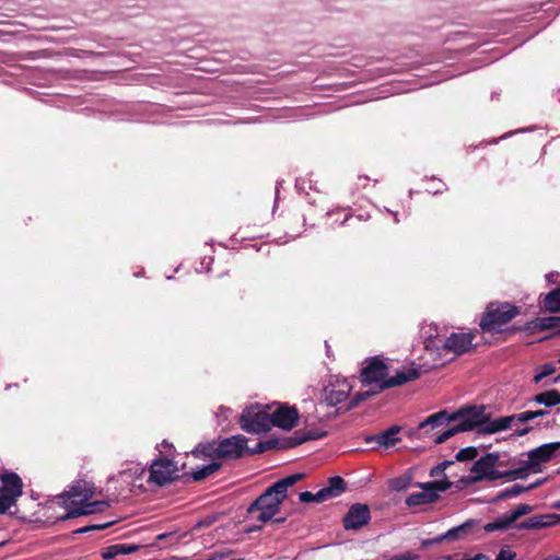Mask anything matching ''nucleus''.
Segmentation results:
<instances>
[{"mask_svg":"<svg viewBox=\"0 0 560 560\" xmlns=\"http://www.w3.org/2000/svg\"><path fill=\"white\" fill-rule=\"evenodd\" d=\"M559 378H560L559 376H558V377H555V378L552 380V384L557 383V382L559 381Z\"/></svg>","mask_w":560,"mask_h":560,"instance_id":"50","label":"nucleus"},{"mask_svg":"<svg viewBox=\"0 0 560 560\" xmlns=\"http://www.w3.org/2000/svg\"><path fill=\"white\" fill-rule=\"evenodd\" d=\"M285 521V517H280V518H276L275 522L277 523H281V522H284Z\"/></svg>","mask_w":560,"mask_h":560,"instance_id":"48","label":"nucleus"},{"mask_svg":"<svg viewBox=\"0 0 560 560\" xmlns=\"http://www.w3.org/2000/svg\"><path fill=\"white\" fill-rule=\"evenodd\" d=\"M271 420L272 427L291 430L299 422V412L295 407L282 405L271 412Z\"/></svg>","mask_w":560,"mask_h":560,"instance_id":"14","label":"nucleus"},{"mask_svg":"<svg viewBox=\"0 0 560 560\" xmlns=\"http://www.w3.org/2000/svg\"><path fill=\"white\" fill-rule=\"evenodd\" d=\"M22 480L15 472H7L1 476L0 514H4L15 504L22 494Z\"/></svg>","mask_w":560,"mask_h":560,"instance_id":"10","label":"nucleus"},{"mask_svg":"<svg viewBox=\"0 0 560 560\" xmlns=\"http://www.w3.org/2000/svg\"><path fill=\"white\" fill-rule=\"evenodd\" d=\"M402 487H405V485L396 486V489H397V490H400Z\"/></svg>","mask_w":560,"mask_h":560,"instance_id":"52","label":"nucleus"},{"mask_svg":"<svg viewBox=\"0 0 560 560\" xmlns=\"http://www.w3.org/2000/svg\"><path fill=\"white\" fill-rule=\"evenodd\" d=\"M420 376V373L415 368H404L401 371H397L396 374L392 377H387V381L383 383V385L378 386V390H384L386 388L400 386L410 381H413Z\"/></svg>","mask_w":560,"mask_h":560,"instance_id":"21","label":"nucleus"},{"mask_svg":"<svg viewBox=\"0 0 560 560\" xmlns=\"http://www.w3.org/2000/svg\"><path fill=\"white\" fill-rule=\"evenodd\" d=\"M325 347H326V353L328 357H330V346L328 345L327 341H325Z\"/></svg>","mask_w":560,"mask_h":560,"instance_id":"45","label":"nucleus"},{"mask_svg":"<svg viewBox=\"0 0 560 560\" xmlns=\"http://www.w3.org/2000/svg\"><path fill=\"white\" fill-rule=\"evenodd\" d=\"M275 440L258 442L255 447H247V438L242 434L232 435L219 442V458L236 459L245 454H259L273 448Z\"/></svg>","mask_w":560,"mask_h":560,"instance_id":"5","label":"nucleus"},{"mask_svg":"<svg viewBox=\"0 0 560 560\" xmlns=\"http://www.w3.org/2000/svg\"><path fill=\"white\" fill-rule=\"evenodd\" d=\"M106 527H107V524H104V525H94V526H86V527L79 528V529L77 530V533L82 534V533H86V532H89V530H91V529H104V528H106Z\"/></svg>","mask_w":560,"mask_h":560,"instance_id":"42","label":"nucleus"},{"mask_svg":"<svg viewBox=\"0 0 560 560\" xmlns=\"http://www.w3.org/2000/svg\"><path fill=\"white\" fill-rule=\"evenodd\" d=\"M381 390H377V388L375 387V389H371V390H365V392H361V393H358L355 395V397L353 398V400L351 401V407H354L355 405H358L360 401L366 399L368 397H370L371 395H374V394H377L380 393Z\"/></svg>","mask_w":560,"mask_h":560,"instance_id":"38","label":"nucleus"},{"mask_svg":"<svg viewBox=\"0 0 560 560\" xmlns=\"http://www.w3.org/2000/svg\"><path fill=\"white\" fill-rule=\"evenodd\" d=\"M326 435V431L322 429H302L294 433L295 444H302L307 441L318 440Z\"/></svg>","mask_w":560,"mask_h":560,"instance_id":"27","label":"nucleus"},{"mask_svg":"<svg viewBox=\"0 0 560 560\" xmlns=\"http://www.w3.org/2000/svg\"><path fill=\"white\" fill-rule=\"evenodd\" d=\"M560 451V442L542 444L526 453V458L520 460V466L514 468L516 478L524 479L529 474L542 471L541 465L551 460Z\"/></svg>","mask_w":560,"mask_h":560,"instance_id":"6","label":"nucleus"},{"mask_svg":"<svg viewBox=\"0 0 560 560\" xmlns=\"http://www.w3.org/2000/svg\"><path fill=\"white\" fill-rule=\"evenodd\" d=\"M478 456V450L474 446L462 448L457 452L455 458L458 462H466Z\"/></svg>","mask_w":560,"mask_h":560,"instance_id":"33","label":"nucleus"},{"mask_svg":"<svg viewBox=\"0 0 560 560\" xmlns=\"http://www.w3.org/2000/svg\"><path fill=\"white\" fill-rule=\"evenodd\" d=\"M503 462L498 453H488L477 459L470 468L469 482L477 483L481 481H495L508 478L515 479L514 469L503 470Z\"/></svg>","mask_w":560,"mask_h":560,"instance_id":"3","label":"nucleus"},{"mask_svg":"<svg viewBox=\"0 0 560 560\" xmlns=\"http://www.w3.org/2000/svg\"><path fill=\"white\" fill-rule=\"evenodd\" d=\"M515 521L512 520L511 513H505L498 518H495L493 522H489L485 525V530L488 533L494 532V530H502L509 528Z\"/></svg>","mask_w":560,"mask_h":560,"instance_id":"29","label":"nucleus"},{"mask_svg":"<svg viewBox=\"0 0 560 560\" xmlns=\"http://www.w3.org/2000/svg\"><path fill=\"white\" fill-rule=\"evenodd\" d=\"M350 219V215H346L345 220L341 222V224H345Z\"/></svg>","mask_w":560,"mask_h":560,"instance_id":"49","label":"nucleus"},{"mask_svg":"<svg viewBox=\"0 0 560 560\" xmlns=\"http://www.w3.org/2000/svg\"><path fill=\"white\" fill-rule=\"evenodd\" d=\"M221 467L220 463L212 462L208 465H205L200 468H197L191 471V477L195 481H200L206 479L207 477L211 476L213 472L219 470Z\"/></svg>","mask_w":560,"mask_h":560,"instance_id":"31","label":"nucleus"},{"mask_svg":"<svg viewBox=\"0 0 560 560\" xmlns=\"http://www.w3.org/2000/svg\"><path fill=\"white\" fill-rule=\"evenodd\" d=\"M345 489V480L339 476H335L329 479V485L327 487H324L316 493H312L310 491L301 492L299 499L303 503L324 502L340 495Z\"/></svg>","mask_w":560,"mask_h":560,"instance_id":"11","label":"nucleus"},{"mask_svg":"<svg viewBox=\"0 0 560 560\" xmlns=\"http://www.w3.org/2000/svg\"><path fill=\"white\" fill-rule=\"evenodd\" d=\"M555 372H556V368L552 364H550V363L544 364L540 368V371L534 376V382L539 383L545 377L553 374Z\"/></svg>","mask_w":560,"mask_h":560,"instance_id":"35","label":"nucleus"},{"mask_svg":"<svg viewBox=\"0 0 560 560\" xmlns=\"http://www.w3.org/2000/svg\"><path fill=\"white\" fill-rule=\"evenodd\" d=\"M120 474L128 475L133 481H136L145 474V469L140 464H131L130 468L121 470Z\"/></svg>","mask_w":560,"mask_h":560,"instance_id":"34","label":"nucleus"},{"mask_svg":"<svg viewBox=\"0 0 560 560\" xmlns=\"http://www.w3.org/2000/svg\"><path fill=\"white\" fill-rule=\"evenodd\" d=\"M552 508H555V509H560V501H556V502L552 504Z\"/></svg>","mask_w":560,"mask_h":560,"instance_id":"46","label":"nucleus"},{"mask_svg":"<svg viewBox=\"0 0 560 560\" xmlns=\"http://www.w3.org/2000/svg\"><path fill=\"white\" fill-rule=\"evenodd\" d=\"M471 526V523L470 522H466L457 527H453L451 529H448L446 533L433 538V539H428V540H424L423 541V546H429V545H433V544H439L443 540H452V539H455L459 536L460 533H466Z\"/></svg>","mask_w":560,"mask_h":560,"instance_id":"24","label":"nucleus"},{"mask_svg":"<svg viewBox=\"0 0 560 560\" xmlns=\"http://www.w3.org/2000/svg\"><path fill=\"white\" fill-rule=\"evenodd\" d=\"M560 522V515L557 514H542L532 516L518 524L517 529H541L553 526Z\"/></svg>","mask_w":560,"mask_h":560,"instance_id":"20","label":"nucleus"},{"mask_svg":"<svg viewBox=\"0 0 560 560\" xmlns=\"http://www.w3.org/2000/svg\"><path fill=\"white\" fill-rule=\"evenodd\" d=\"M108 506V503L105 501H94V502H83L80 506H74L73 502H69L67 504V515L61 517V520H67L70 517H78L81 515H89L104 511Z\"/></svg>","mask_w":560,"mask_h":560,"instance_id":"18","label":"nucleus"},{"mask_svg":"<svg viewBox=\"0 0 560 560\" xmlns=\"http://www.w3.org/2000/svg\"><path fill=\"white\" fill-rule=\"evenodd\" d=\"M452 485L453 482L448 479L419 482L417 486L421 488V491L410 493L405 503L409 508L433 503L440 499V493L448 490Z\"/></svg>","mask_w":560,"mask_h":560,"instance_id":"8","label":"nucleus"},{"mask_svg":"<svg viewBox=\"0 0 560 560\" xmlns=\"http://www.w3.org/2000/svg\"><path fill=\"white\" fill-rule=\"evenodd\" d=\"M535 487H536V485H529L528 487H524L522 485L514 483L513 486L499 492L495 500H504V499H509V498H515L528 490L534 489Z\"/></svg>","mask_w":560,"mask_h":560,"instance_id":"30","label":"nucleus"},{"mask_svg":"<svg viewBox=\"0 0 560 560\" xmlns=\"http://www.w3.org/2000/svg\"><path fill=\"white\" fill-rule=\"evenodd\" d=\"M515 557H516V553H515V552H513L511 549H509V548H502V549L499 551V553H498V556H497L495 560H514V559H515Z\"/></svg>","mask_w":560,"mask_h":560,"instance_id":"40","label":"nucleus"},{"mask_svg":"<svg viewBox=\"0 0 560 560\" xmlns=\"http://www.w3.org/2000/svg\"><path fill=\"white\" fill-rule=\"evenodd\" d=\"M350 390L351 386L346 381L334 384L325 389V402L335 407L348 399Z\"/></svg>","mask_w":560,"mask_h":560,"instance_id":"19","label":"nucleus"},{"mask_svg":"<svg viewBox=\"0 0 560 560\" xmlns=\"http://www.w3.org/2000/svg\"><path fill=\"white\" fill-rule=\"evenodd\" d=\"M532 429H533L532 427H524L521 429H516L515 434L517 436H524V435L528 434L532 431Z\"/></svg>","mask_w":560,"mask_h":560,"instance_id":"43","label":"nucleus"},{"mask_svg":"<svg viewBox=\"0 0 560 560\" xmlns=\"http://www.w3.org/2000/svg\"><path fill=\"white\" fill-rule=\"evenodd\" d=\"M425 334V349L427 350H442L446 353H452L455 357L469 351L472 347L475 339L474 332H453L445 339H442L439 334L424 331Z\"/></svg>","mask_w":560,"mask_h":560,"instance_id":"4","label":"nucleus"},{"mask_svg":"<svg viewBox=\"0 0 560 560\" xmlns=\"http://www.w3.org/2000/svg\"><path fill=\"white\" fill-rule=\"evenodd\" d=\"M532 401L544 405L546 407H553L560 404V392L557 389H550L540 394L535 395Z\"/></svg>","mask_w":560,"mask_h":560,"instance_id":"26","label":"nucleus"},{"mask_svg":"<svg viewBox=\"0 0 560 560\" xmlns=\"http://www.w3.org/2000/svg\"><path fill=\"white\" fill-rule=\"evenodd\" d=\"M394 220H395L396 222H398L397 214H395V215H394Z\"/></svg>","mask_w":560,"mask_h":560,"instance_id":"53","label":"nucleus"},{"mask_svg":"<svg viewBox=\"0 0 560 560\" xmlns=\"http://www.w3.org/2000/svg\"><path fill=\"white\" fill-rule=\"evenodd\" d=\"M400 428L397 425H393L387 430L382 431L378 434L370 435L365 438L366 444H374L372 448H388L394 446L396 443L400 441V438L397 436Z\"/></svg>","mask_w":560,"mask_h":560,"instance_id":"17","label":"nucleus"},{"mask_svg":"<svg viewBox=\"0 0 560 560\" xmlns=\"http://www.w3.org/2000/svg\"><path fill=\"white\" fill-rule=\"evenodd\" d=\"M93 492L88 488L84 481H77L69 491L61 495L62 506L67 510V504L73 502L74 506H80L92 497Z\"/></svg>","mask_w":560,"mask_h":560,"instance_id":"16","label":"nucleus"},{"mask_svg":"<svg viewBox=\"0 0 560 560\" xmlns=\"http://www.w3.org/2000/svg\"><path fill=\"white\" fill-rule=\"evenodd\" d=\"M544 306L552 313L560 312V289H555L545 296Z\"/></svg>","mask_w":560,"mask_h":560,"instance_id":"32","label":"nucleus"},{"mask_svg":"<svg viewBox=\"0 0 560 560\" xmlns=\"http://www.w3.org/2000/svg\"><path fill=\"white\" fill-rule=\"evenodd\" d=\"M429 330H436V327L433 324L428 325Z\"/></svg>","mask_w":560,"mask_h":560,"instance_id":"47","label":"nucleus"},{"mask_svg":"<svg viewBox=\"0 0 560 560\" xmlns=\"http://www.w3.org/2000/svg\"><path fill=\"white\" fill-rule=\"evenodd\" d=\"M513 416L515 418V422H520V423H525V422H528V421L535 419L533 410H527V411L520 412V413H516Z\"/></svg>","mask_w":560,"mask_h":560,"instance_id":"39","label":"nucleus"},{"mask_svg":"<svg viewBox=\"0 0 560 560\" xmlns=\"http://www.w3.org/2000/svg\"><path fill=\"white\" fill-rule=\"evenodd\" d=\"M481 417L482 410L477 407L463 408L453 413L442 410L420 422L416 434L420 439H432L438 445L459 432L470 431L481 424Z\"/></svg>","mask_w":560,"mask_h":560,"instance_id":"1","label":"nucleus"},{"mask_svg":"<svg viewBox=\"0 0 560 560\" xmlns=\"http://www.w3.org/2000/svg\"><path fill=\"white\" fill-rule=\"evenodd\" d=\"M514 422L515 418L513 415L499 417L489 421L483 428V431L487 433H497L510 429Z\"/></svg>","mask_w":560,"mask_h":560,"instance_id":"25","label":"nucleus"},{"mask_svg":"<svg viewBox=\"0 0 560 560\" xmlns=\"http://www.w3.org/2000/svg\"><path fill=\"white\" fill-rule=\"evenodd\" d=\"M553 328H560V317L558 316L537 317L525 326V329L530 332L544 331Z\"/></svg>","mask_w":560,"mask_h":560,"instance_id":"22","label":"nucleus"},{"mask_svg":"<svg viewBox=\"0 0 560 560\" xmlns=\"http://www.w3.org/2000/svg\"><path fill=\"white\" fill-rule=\"evenodd\" d=\"M387 373L388 368L385 362L378 357H374L362 369L361 378L363 383L374 384L378 389V386L387 381Z\"/></svg>","mask_w":560,"mask_h":560,"instance_id":"13","label":"nucleus"},{"mask_svg":"<svg viewBox=\"0 0 560 560\" xmlns=\"http://www.w3.org/2000/svg\"><path fill=\"white\" fill-rule=\"evenodd\" d=\"M241 428L248 433H262L272 428L271 413L259 407H248L240 418Z\"/></svg>","mask_w":560,"mask_h":560,"instance_id":"9","label":"nucleus"},{"mask_svg":"<svg viewBox=\"0 0 560 560\" xmlns=\"http://www.w3.org/2000/svg\"><path fill=\"white\" fill-rule=\"evenodd\" d=\"M542 482H544L542 480H538V481H537V482H535L534 485H536V487H537L538 485H541Z\"/></svg>","mask_w":560,"mask_h":560,"instance_id":"51","label":"nucleus"},{"mask_svg":"<svg viewBox=\"0 0 560 560\" xmlns=\"http://www.w3.org/2000/svg\"><path fill=\"white\" fill-rule=\"evenodd\" d=\"M302 474L290 475L271 485L260 494L247 509L248 515L259 522L258 526H254L248 532L258 530L264 524L273 520L281 510V504L287 499L288 489L295 485Z\"/></svg>","mask_w":560,"mask_h":560,"instance_id":"2","label":"nucleus"},{"mask_svg":"<svg viewBox=\"0 0 560 560\" xmlns=\"http://www.w3.org/2000/svg\"><path fill=\"white\" fill-rule=\"evenodd\" d=\"M219 443L208 442L198 444L191 453L196 457H219Z\"/></svg>","mask_w":560,"mask_h":560,"instance_id":"28","label":"nucleus"},{"mask_svg":"<svg viewBox=\"0 0 560 560\" xmlns=\"http://www.w3.org/2000/svg\"><path fill=\"white\" fill-rule=\"evenodd\" d=\"M520 314V308L509 302H491L480 319V328L487 332H500L502 327Z\"/></svg>","mask_w":560,"mask_h":560,"instance_id":"7","label":"nucleus"},{"mask_svg":"<svg viewBox=\"0 0 560 560\" xmlns=\"http://www.w3.org/2000/svg\"><path fill=\"white\" fill-rule=\"evenodd\" d=\"M230 412H231L230 408L221 406L215 413V417L218 418V422L221 423L223 421H226Z\"/></svg>","mask_w":560,"mask_h":560,"instance_id":"41","label":"nucleus"},{"mask_svg":"<svg viewBox=\"0 0 560 560\" xmlns=\"http://www.w3.org/2000/svg\"><path fill=\"white\" fill-rule=\"evenodd\" d=\"M177 472L176 464L167 458L155 459L149 470L148 480L158 486L171 482Z\"/></svg>","mask_w":560,"mask_h":560,"instance_id":"12","label":"nucleus"},{"mask_svg":"<svg viewBox=\"0 0 560 560\" xmlns=\"http://www.w3.org/2000/svg\"><path fill=\"white\" fill-rule=\"evenodd\" d=\"M534 412V418H540V417H545L546 415H548V411L547 410H544V409H539V410H533Z\"/></svg>","mask_w":560,"mask_h":560,"instance_id":"44","label":"nucleus"},{"mask_svg":"<svg viewBox=\"0 0 560 560\" xmlns=\"http://www.w3.org/2000/svg\"><path fill=\"white\" fill-rule=\"evenodd\" d=\"M532 510H533V506H530L528 504H520L514 510L510 511V513L512 515V520L516 521L521 516L530 513Z\"/></svg>","mask_w":560,"mask_h":560,"instance_id":"36","label":"nucleus"},{"mask_svg":"<svg viewBox=\"0 0 560 560\" xmlns=\"http://www.w3.org/2000/svg\"><path fill=\"white\" fill-rule=\"evenodd\" d=\"M559 363H560V358H559Z\"/></svg>","mask_w":560,"mask_h":560,"instance_id":"54","label":"nucleus"},{"mask_svg":"<svg viewBox=\"0 0 560 560\" xmlns=\"http://www.w3.org/2000/svg\"><path fill=\"white\" fill-rule=\"evenodd\" d=\"M453 464V460H444L430 470L431 477H439L444 474L445 469Z\"/></svg>","mask_w":560,"mask_h":560,"instance_id":"37","label":"nucleus"},{"mask_svg":"<svg viewBox=\"0 0 560 560\" xmlns=\"http://www.w3.org/2000/svg\"><path fill=\"white\" fill-rule=\"evenodd\" d=\"M371 518L370 509L365 504H353L343 517L346 529H359L366 525Z\"/></svg>","mask_w":560,"mask_h":560,"instance_id":"15","label":"nucleus"},{"mask_svg":"<svg viewBox=\"0 0 560 560\" xmlns=\"http://www.w3.org/2000/svg\"><path fill=\"white\" fill-rule=\"evenodd\" d=\"M139 547L137 545L129 544H115L106 547L102 551V558L105 560L114 559L119 555H129L137 551Z\"/></svg>","mask_w":560,"mask_h":560,"instance_id":"23","label":"nucleus"}]
</instances>
